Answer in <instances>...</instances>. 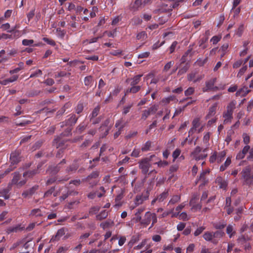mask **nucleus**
<instances>
[{
  "label": "nucleus",
  "mask_w": 253,
  "mask_h": 253,
  "mask_svg": "<svg viewBox=\"0 0 253 253\" xmlns=\"http://www.w3.org/2000/svg\"><path fill=\"white\" fill-rule=\"evenodd\" d=\"M226 232L230 238H231L234 235L235 232L233 230V226L232 225H228L226 228Z\"/></svg>",
  "instance_id": "58836bf2"
},
{
  "label": "nucleus",
  "mask_w": 253,
  "mask_h": 253,
  "mask_svg": "<svg viewBox=\"0 0 253 253\" xmlns=\"http://www.w3.org/2000/svg\"><path fill=\"white\" fill-rule=\"evenodd\" d=\"M159 106L158 105L154 104L150 107L148 110H147L149 114H155L158 110Z\"/></svg>",
  "instance_id": "37998d69"
},
{
  "label": "nucleus",
  "mask_w": 253,
  "mask_h": 253,
  "mask_svg": "<svg viewBox=\"0 0 253 253\" xmlns=\"http://www.w3.org/2000/svg\"><path fill=\"white\" fill-rule=\"evenodd\" d=\"M84 109V105L83 103H79L77 107H76L75 110L76 113L78 114H80L81 112H82L83 110Z\"/></svg>",
  "instance_id": "774afa93"
},
{
  "label": "nucleus",
  "mask_w": 253,
  "mask_h": 253,
  "mask_svg": "<svg viewBox=\"0 0 253 253\" xmlns=\"http://www.w3.org/2000/svg\"><path fill=\"white\" fill-rule=\"evenodd\" d=\"M216 103L213 104L211 107H210L208 113L206 117V119H208L215 115L216 113Z\"/></svg>",
  "instance_id": "aec40b11"
},
{
  "label": "nucleus",
  "mask_w": 253,
  "mask_h": 253,
  "mask_svg": "<svg viewBox=\"0 0 253 253\" xmlns=\"http://www.w3.org/2000/svg\"><path fill=\"white\" fill-rule=\"evenodd\" d=\"M211 133L208 132L205 133L203 137V142L206 144H209V141L210 138Z\"/></svg>",
  "instance_id": "4d7b16f0"
},
{
  "label": "nucleus",
  "mask_w": 253,
  "mask_h": 253,
  "mask_svg": "<svg viewBox=\"0 0 253 253\" xmlns=\"http://www.w3.org/2000/svg\"><path fill=\"white\" fill-rule=\"evenodd\" d=\"M202 151V148L200 146H197L194 150L192 152L191 155L193 158L195 156H197L198 154L201 153Z\"/></svg>",
  "instance_id": "6e6d98bb"
},
{
  "label": "nucleus",
  "mask_w": 253,
  "mask_h": 253,
  "mask_svg": "<svg viewBox=\"0 0 253 253\" xmlns=\"http://www.w3.org/2000/svg\"><path fill=\"white\" fill-rule=\"evenodd\" d=\"M143 4L141 0H136L131 6V8L134 10L137 9L141 5Z\"/></svg>",
  "instance_id": "de8ad7c7"
},
{
  "label": "nucleus",
  "mask_w": 253,
  "mask_h": 253,
  "mask_svg": "<svg viewBox=\"0 0 253 253\" xmlns=\"http://www.w3.org/2000/svg\"><path fill=\"white\" fill-rule=\"evenodd\" d=\"M93 77L91 76H88L85 77L84 79V85L87 87H90L93 85Z\"/></svg>",
  "instance_id": "b1692460"
},
{
  "label": "nucleus",
  "mask_w": 253,
  "mask_h": 253,
  "mask_svg": "<svg viewBox=\"0 0 253 253\" xmlns=\"http://www.w3.org/2000/svg\"><path fill=\"white\" fill-rule=\"evenodd\" d=\"M180 200V195H174L172 197L170 200L169 202V205H174L176 203H178Z\"/></svg>",
  "instance_id": "2f4dec72"
},
{
  "label": "nucleus",
  "mask_w": 253,
  "mask_h": 253,
  "mask_svg": "<svg viewBox=\"0 0 253 253\" xmlns=\"http://www.w3.org/2000/svg\"><path fill=\"white\" fill-rule=\"evenodd\" d=\"M13 174V177L11 181L12 184H16L19 186H22L26 183V179L20 180V175L18 172H15Z\"/></svg>",
  "instance_id": "1a4fd4ad"
},
{
  "label": "nucleus",
  "mask_w": 253,
  "mask_h": 253,
  "mask_svg": "<svg viewBox=\"0 0 253 253\" xmlns=\"http://www.w3.org/2000/svg\"><path fill=\"white\" fill-rule=\"evenodd\" d=\"M154 164H157L159 167H165L168 165L169 163L167 161H161L159 160L156 163H154Z\"/></svg>",
  "instance_id": "e2e57ef3"
},
{
  "label": "nucleus",
  "mask_w": 253,
  "mask_h": 253,
  "mask_svg": "<svg viewBox=\"0 0 253 253\" xmlns=\"http://www.w3.org/2000/svg\"><path fill=\"white\" fill-rule=\"evenodd\" d=\"M55 191V187H51L49 190L46 191L44 194L43 197L47 198L50 197Z\"/></svg>",
  "instance_id": "09e8293b"
},
{
  "label": "nucleus",
  "mask_w": 253,
  "mask_h": 253,
  "mask_svg": "<svg viewBox=\"0 0 253 253\" xmlns=\"http://www.w3.org/2000/svg\"><path fill=\"white\" fill-rule=\"evenodd\" d=\"M123 198V196L122 194L118 195L115 199L116 204L114 205V207L116 209H118L119 207L122 206V203L121 202V200Z\"/></svg>",
  "instance_id": "473e14b6"
},
{
  "label": "nucleus",
  "mask_w": 253,
  "mask_h": 253,
  "mask_svg": "<svg viewBox=\"0 0 253 253\" xmlns=\"http://www.w3.org/2000/svg\"><path fill=\"white\" fill-rule=\"evenodd\" d=\"M23 227H21L20 225H17L14 226H10L6 228V232L7 234H9L11 233H16L19 231L22 230Z\"/></svg>",
  "instance_id": "6ab92c4d"
},
{
  "label": "nucleus",
  "mask_w": 253,
  "mask_h": 253,
  "mask_svg": "<svg viewBox=\"0 0 253 253\" xmlns=\"http://www.w3.org/2000/svg\"><path fill=\"white\" fill-rule=\"evenodd\" d=\"M178 219L184 221H187L189 220V218L188 217V215L186 212H182V213L179 214Z\"/></svg>",
  "instance_id": "338daca9"
},
{
  "label": "nucleus",
  "mask_w": 253,
  "mask_h": 253,
  "mask_svg": "<svg viewBox=\"0 0 253 253\" xmlns=\"http://www.w3.org/2000/svg\"><path fill=\"white\" fill-rule=\"evenodd\" d=\"M226 153L225 151L220 152L218 155L217 154V163H220L224 159L226 156Z\"/></svg>",
  "instance_id": "f704fd0d"
},
{
  "label": "nucleus",
  "mask_w": 253,
  "mask_h": 253,
  "mask_svg": "<svg viewBox=\"0 0 253 253\" xmlns=\"http://www.w3.org/2000/svg\"><path fill=\"white\" fill-rule=\"evenodd\" d=\"M248 69V66L247 65H245L243 66L242 68H241L237 74V77L238 78H241L242 76L245 73V72L247 71Z\"/></svg>",
  "instance_id": "49530a36"
},
{
  "label": "nucleus",
  "mask_w": 253,
  "mask_h": 253,
  "mask_svg": "<svg viewBox=\"0 0 253 253\" xmlns=\"http://www.w3.org/2000/svg\"><path fill=\"white\" fill-rule=\"evenodd\" d=\"M189 68V66L187 64L184 67L179 70L178 75H181L185 73Z\"/></svg>",
  "instance_id": "13d9d810"
},
{
  "label": "nucleus",
  "mask_w": 253,
  "mask_h": 253,
  "mask_svg": "<svg viewBox=\"0 0 253 253\" xmlns=\"http://www.w3.org/2000/svg\"><path fill=\"white\" fill-rule=\"evenodd\" d=\"M100 190H101V192H90L87 195V197L89 199H94L96 196L100 198L104 194L105 191L104 190V188L102 186H101L100 188Z\"/></svg>",
  "instance_id": "2eb2a0df"
},
{
  "label": "nucleus",
  "mask_w": 253,
  "mask_h": 253,
  "mask_svg": "<svg viewBox=\"0 0 253 253\" xmlns=\"http://www.w3.org/2000/svg\"><path fill=\"white\" fill-rule=\"evenodd\" d=\"M152 142L150 141H147L141 147V150L143 152H146L150 150L151 147Z\"/></svg>",
  "instance_id": "72a5a7b5"
},
{
  "label": "nucleus",
  "mask_w": 253,
  "mask_h": 253,
  "mask_svg": "<svg viewBox=\"0 0 253 253\" xmlns=\"http://www.w3.org/2000/svg\"><path fill=\"white\" fill-rule=\"evenodd\" d=\"M142 76V75H137L135 76L133 78L131 79L130 80V85H136V84H137L140 81L141 77Z\"/></svg>",
  "instance_id": "393cba45"
},
{
  "label": "nucleus",
  "mask_w": 253,
  "mask_h": 253,
  "mask_svg": "<svg viewBox=\"0 0 253 253\" xmlns=\"http://www.w3.org/2000/svg\"><path fill=\"white\" fill-rule=\"evenodd\" d=\"M41 167V165H39L37 167V169H34L33 170H30L25 171L23 173V177L25 178V179L27 180L28 178L33 177L35 175L38 173V169L39 168Z\"/></svg>",
  "instance_id": "ddd939ff"
},
{
  "label": "nucleus",
  "mask_w": 253,
  "mask_h": 253,
  "mask_svg": "<svg viewBox=\"0 0 253 253\" xmlns=\"http://www.w3.org/2000/svg\"><path fill=\"white\" fill-rule=\"evenodd\" d=\"M99 37H94L90 39H87L83 42V43L84 45L95 42L97 41Z\"/></svg>",
  "instance_id": "c03bdc74"
},
{
  "label": "nucleus",
  "mask_w": 253,
  "mask_h": 253,
  "mask_svg": "<svg viewBox=\"0 0 253 253\" xmlns=\"http://www.w3.org/2000/svg\"><path fill=\"white\" fill-rule=\"evenodd\" d=\"M241 174L244 184L250 186L253 184V172L251 166L244 168L241 171Z\"/></svg>",
  "instance_id": "f257e3e1"
},
{
  "label": "nucleus",
  "mask_w": 253,
  "mask_h": 253,
  "mask_svg": "<svg viewBox=\"0 0 253 253\" xmlns=\"http://www.w3.org/2000/svg\"><path fill=\"white\" fill-rule=\"evenodd\" d=\"M206 229V227L204 226L198 227L196 230L194 232V235L195 236H198L201 234L203 231Z\"/></svg>",
  "instance_id": "603ef678"
},
{
  "label": "nucleus",
  "mask_w": 253,
  "mask_h": 253,
  "mask_svg": "<svg viewBox=\"0 0 253 253\" xmlns=\"http://www.w3.org/2000/svg\"><path fill=\"white\" fill-rule=\"evenodd\" d=\"M204 239L207 241H211L213 238V232H206L203 235Z\"/></svg>",
  "instance_id": "7c9ffc66"
},
{
  "label": "nucleus",
  "mask_w": 253,
  "mask_h": 253,
  "mask_svg": "<svg viewBox=\"0 0 253 253\" xmlns=\"http://www.w3.org/2000/svg\"><path fill=\"white\" fill-rule=\"evenodd\" d=\"M92 140L91 139H86L85 141L81 145L80 147L84 149L89 146L91 143Z\"/></svg>",
  "instance_id": "052dcab7"
},
{
  "label": "nucleus",
  "mask_w": 253,
  "mask_h": 253,
  "mask_svg": "<svg viewBox=\"0 0 253 253\" xmlns=\"http://www.w3.org/2000/svg\"><path fill=\"white\" fill-rule=\"evenodd\" d=\"M250 149L249 145H246L243 149V150L240 151L236 155V159L241 160L245 158L246 155Z\"/></svg>",
  "instance_id": "4468645a"
},
{
  "label": "nucleus",
  "mask_w": 253,
  "mask_h": 253,
  "mask_svg": "<svg viewBox=\"0 0 253 253\" xmlns=\"http://www.w3.org/2000/svg\"><path fill=\"white\" fill-rule=\"evenodd\" d=\"M208 148H205L203 150L202 153H199L197 156H195L193 158L196 161H199L203 160L207 157V154L206 152L207 151Z\"/></svg>",
  "instance_id": "4be33fe9"
},
{
  "label": "nucleus",
  "mask_w": 253,
  "mask_h": 253,
  "mask_svg": "<svg viewBox=\"0 0 253 253\" xmlns=\"http://www.w3.org/2000/svg\"><path fill=\"white\" fill-rule=\"evenodd\" d=\"M169 195L168 191H165L162 193L160 194L157 197V199L159 202H163L165 199L167 198Z\"/></svg>",
  "instance_id": "c756f323"
},
{
  "label": "nucleus",
  "mask_w": 253,
  "mask_h": 253,
  "mask_svg": "<svg viewBox=\"0 0 253 253\" xmlns=\"http://www.w3.org/2000/svg\"><path fill=\"white\" fill-rule=\"evenodd\" d=\"M231 159L230 157H228L226 159L224 163L220 166V170L221 171H223L224 170H225L227 168V167H228L229 166V165L231 164Z\"/></svg>",
  "instance_id": "bb28decb"
},
{
  "label": "nucleus",
  "mask_w": 253,
  "mask_h": 253,
  "mask_svg": "<svg viewBox=\"0 0 253 253\" xmlns=\"http://www.w3.org/2000/svg\"><path fill=\"white\" fill-rule=\"evenodd\" d=\"M236 101L233 100L231 101L227 106L226 110L223 113V117L224 118V124H229L231 122L233 118V113L235 109Z\"/></svg>",
  "instance_id": "f03ea898"
},
{
  "label": "nucleus",
  "mask_w": 253,
  "mask_h": 253,
  "mask_svg": "<svg viewBox=\"0 0 253 253\" xmlns=\"http://www.w3.org/2000/svg\"><path fill=\"white\" fill-rule=\"evenodd\" d=\"M42 40L46 42L48 44H49V45H51L52 46H55L56 45V42H55L51 39H49V38H46V37H44L42 39Z\"/></svg>",
  "instance_id": "8fccbe9b"
},
{
  "label": "nucleus",
  "mask_w": 253,
  "mask_h": 253,
  "mask_svg": "<svg viewBox=\"0 0 253 253\" xmlns=\"http://www.w3.org/2000/svg\"><path fill=\"white\" fill-rule=\"evenodd\" d=\"M68 118L64 121L60 123L61 127L64 126H72L74 125L77 122L79 117L77 116L75 114H70L68 116Z\"/></svg>",
  "instance_id": "423d86ee"
},
{
  "label": "nucleus",
  "mask_w": 253,
  "mask_h": 253,
  "mask_svg": "<svg viewBox=\"0 0 253 253\" xmlns=\"http://www.w3.org/2000/svg\"><path fill=\"white\" fill-rule=\"evenodd\" d=\"M130 88H127L125 93V95H126L129 93H135L139 91L141 88V86L139 85H131Z\"/></svg>",
  "instance_id": "412c9836"
},
{
  "label": "nucleus",
  "mask_w": 253,
  "mask_h": 253,
  "mask_svg": "<svg viewBox=\"0 0 253 253\" xmlns=\"http://www.w3.org/2000/svg\"><path fill=\"white\" fill-rule=\"evenodd\" d=\"M200 117L195 118L192 122V127L188 131V137L192 135L196 131V129L202 125Z\"/></svg>",
  "instance_id": "6e6552de"
},
{
  "label": "nucleus",
  "mask_w": 253,
  "mask_h": 253,
  "mask_svg": "<svg viewBox=\"0 0 253 253\" xmlns=\"http://www.w3.org/2000/svg\"><path fill=\"white\" fill-rule=\"evenodd\" d=\"M209 171H203L200 174L199 180L201 181L202 183L201 185H205L208 181V180L206 179L205 175L207 173H209Z\"/></svg>",
  "instance_id": "c85d7f7f"
},
{
  "label": "nucleus",
  "mask_w": 253,
  "mask_h": 253,
  "mask_svg": "<svg viewBox=\"0 0 253 253\" xmlns=\"http://www.w3.org/2000/svg\"><path fill=\"white\" fill-rule=\"evenodd\" d=\"M202 151V148L200 146H197L194 150L192 152L191 155L193 158L195 156H197L198 154L201 153Z\"/></svg>",
  "instance_id": "5fc2aeb1"
},
{
  "label": "nucleus",
  "mask_w": 253,
  "mask_h": 253,
  "mask_svg": "<svg viewBox=\"0 0 253 253\" xmlns=\"http://www.w3.org/2000/svg\"><path fill=\"white\" fill-rule=\"evenodd\" d=\"M208 40L207 38H201L198 42L199 46L202 49H204L207 47V45L205 44V43L207 42Z\"/></svg>",
  "instance_id": "4c0bfd02"
},
{
  "label": "nucleus",
  "mask_w": 253,
  "mask_h": 253,
  "mask_svg": "<svg viewBox=\"0 0 253 253\" xmlns=\"http://www.w3.org/2000/svg\"><path fill=\"white\" fill-rule=\"evenodd\" d=\"M215 182L219 186V188L221 189H225L227 186V181L223 179L221 176L216 177Z\"/></svg>",
  "instance_id": "f3484780"
},
{
  "label": "nucleus",
  "mask_w": 253,
  "mask_h": 253,
  "mask_svg": "<svg viewBox=\"0 0 253 253\" xmlns=\"http://www.w3.org/2000/svg\"><path fill=\"white\" fill-rule=\"evenodd\" d=\"M153 157H155V155H151L150 158H145L142 159L139 162V168L141 169L143 174L145 175V177H147V173L149 171L151 164L150 161Z\"/></svg>",
  "instance_id": "39448f33"
},
{
  "label": "nucleus",
  "mask_w": 253,
  "mask_h": 253,
  "mask_svg": "<svg viewBox=\"0 0 253 253\" xmlns=\"http://www.w3.org/2000/svg\"><path fill=\"white\" fill-rule=\"evenodd\" d=\"M216 81V78H214L210 79L206 82V86L203 88V92H207L210 90L217 89V87L214 86V84Z\"/></svg>",
  "instance_id": "9d476101"
},
{
  "label": "nucleus",
  "mask_w": 253,
  "mask_h": 253,
  "mask_svg": "<svg viewBox=\"0 0 253 253\" xmlns=\"http://www.w3.org/2000/svg\"><path fill=\"white\" fill-rule=\"evenodd\" d=\"M132 106H133V104H130L126 106H125L123 108V112H122L123 114L126 115L127 113H128L129 112V111Z\"/></svg>",
  "instance_id": "680f3d73"
},
{
  "label": "nucleus",
  "mask_w": 253,
  "mask_h": 253,
  "mask_svg": "<svg viewBox=\"0 0 253 253\" xmlns=\"http://www.w3.org/2000/svg\"><path fill=\"white\" fill-rule=\"evenodd\" d=\"M152 221V224L149 228H152L157 222V216L155 213L147 211L145 212L144 218L141 221V225L147 227Z\"/></svg>",
  "instance_id": "7ed1b4c3"
},
{
  "label": "nucleus",
  "mask_w": 253,
  "mask_h": 253,
  "mask_svg": "<svg viewBox=\"0 0 253 253\" xmlns=\"http://www.w3.org/2000/svg\"><path fill=\"white\" fill-rule=\"evenodd\" d=\"M195 89L193 87H189L184 92L185 96H189L194 93Z\"/></svg>",
  "instance_id": "0e129e2a"
},
{
  "label": "nucleus",
  "mask_w": 253,
  "mask_h": 253,
  "mask_svg": "<svg viewBox=\"0 0 253 253\" xmlns=\"http://www.w3.org/2000/svg\"><path fill=\"white\" fill-rule=\"evenodd\" d=\"M100 109L99 105H97L94 108L91 113L89 115V118L90 120H92L94 118H95L98 115Z\"/></svg>",
  "instance_id": "5701e85b"
},
{
  "label": "nucleus",
  "mask_w": 253,
  "mask_h": 253,
  "mask_svg": "<svg viewBox=\"0 0 253 253\" xmlns=\"http://www.w3.org/2000/svg\"><path fill=\"white\" fill-rule=\"evenodd\" d=\"M209 161L211 163H213L215 161L217 162V153L216 152H214L211 154L209 158Z\"/></svg>",
  "instance_id": "864d4df0"
},
{
  "label": "nucleus",
  "mask_w": 253,
  "mask_h": 253,
  "mask_svg": "<svg viewBox=\"0 0 253 253\" xmlns=\"http://www.w3.org/2000/svg\"><path fill=\"white\" fill-rule=\"evenodd\" d=\"M250 92L251 90L249 89L248 87L244 86L237 91L236 95L237 96L245 97Z\"/></svg>",
  "instance_id": "dca6fc26"
},
{
  "label": "nucleus",
  "mask_w": 253,
  "mask_h": 253,
  "mask_svg": "<svg viewBox=\"0 0 253 253\" xmlns=\"http://www.w3.org/2000/svg\"><path fill=\"white\" fill-rule=\"evenodd\" d=\"M178 100L176 98L175 96L174 95H171L168 97L163 98L161 102L165 104H167L170 103V101H174L177 102Z\"/></svg>",
  "instance_id": "a878e982"
},
{
  "label": "nucleus",
  "mask_w": 253,
  "mask_h": 253,
  "mask_svg": "<svg viewBox=\"0 0 253 253\" xmlns=\"http://www.w3.org/2000/svg\"><path fill=\"white\" fill-rule=\"evenodd\" d=\"M148 197L149 193L148 191H146L145 193H142L141 195H137L135 197L134 201V206L131 207V208L134 209V208L142 204L145 201L147 200L148 199Z\"/></svg>",
  "instance_id": "0eeeda50"
},
{
  "label": "nucleus",
  "mask_w": 253,
  "mask_h": 253,
  "mask_svg": "<svg viewBox=\"0 0 253 253\" xmlns=\"http://www.w3.org/2000/svg\"><path fill=\"white\" fill-rule=\"evenodd\" d=\"M226 224L223 222H215L213 224V227L217 229H221L225 227Z\"/></svg>",
  "instance_id": "a19ab883"
},
{
  "label": "nucleus",
  "mask_w": 253,
  "mask_h": 253,
  "mask_svg": "<svg viewBox=\"0 0 253 253\" xmlns=\"http://www.w3.org/2000/svg\"><path fill=\"white\" fill-rule=\"evenodd\" d=\"M78 168V165L77 164H73L67 168L66 171L67 172H75Z\"/></svg>",
  "instance_id": "e433bc0d"
},
{
  "label": "nucleus",
  "mask_w": 253,
  "mask_h": 253,
  "mask_svg": "<svg viewBox=\"0 0 253 253\" xmlns=\"http://www.w3.org/2000/svg\"><path fill=\"white\" fill-rule=\"evenodd\" d=\"M111 226V221L110 220H107L105 222H103L100 224V226L103 229H106L109 228Z\"/></svg>",
  "instance_id": "bf43d9fd"
},
{
  "label": "nucleus",
  "mask_w": 253,
  "mask_h": 253,
  "mask_svg": "<svg viewBox=\"0 0 253 253\" xmlns=\"http://www.w3.org/2000/svg\"><path fill=\"white\" fill-rule=\"evenodd\" d=\"M99 173L97 171H93L86 178V181L89 182L92 185H96L98 182L97 178Z\"/></svg>",
  "instance_id": "9b49d317"
},
{
  "label": "nucleus",
  "mask_w": 253,
  "mask_h": 253,
  "mask_svg": "<svg viewBox=\"0 0 253 253\" xmlns=\"http://www.w3.org/2000/svg\"><path fill=\"white\" fill-rule=\"evenodd\" d=\"M147 37V34L146 33L143 31V32H140L139 33H138L136 36V38L137 40H145Z\"/></svg>",
  "instance_id": "3c124183"
},
{
  "label": "nucleus",
  "mask_w": 253,
  "mask_h": 253,
  "mask_svg": "<svg viewBox=\"0 0 253 253\" xmlns=\"http://www.w3.org/2000/svg\"><path fill=\"white\" fill-rule=\"evenodd\" d=\"M86 127V126L84 123H82L78 126L75 132L78 134H81L85 129Z\"/></svg>",
  "instance_id": "cd10ccee"
},
{
  "label": "nucleus",
  "mask_w": 253,
  "mask_h": 253,
  "mask_svg": "<svg viewBox=\"0 0 253 253\" xmlns=\"http://www.w3.org/2000/svg\"><path fill=\"white\" fill-rule=\"evenodd\" d=\"M208 57H206L205 59H203L201 58H199L197 60L195 64L199 66H203L206 63H207L208 61Z\"/></svg>",
  "instance_id": "ea45409f"
},
{
  "label": "nucleus",
  "mask_w": 253,
  "mask_h": 253,
  "mask_svg": "<svg viewBox=\"0 0 253 253\" xmlns=\"http://www.w3.org/2000/svg\"><path fill=\"white\" fill-rule=\"evenodd\" d=\"M38 185H34L29 189L24 191L23 193H22V196L25 198L28 197V196H31L35 192L36 190L38 189Z\"/></svg>",
  "instance_id": "a211bd4d"
},
{
  "label": "nucleus",
  "mask_w": 253,
  "mask_h": 253,
  "mask_svg": "<svg viewBox=\"0 0 253 253\" xmlns=\"http://www.w3.org/2000/svg\"><path fill=\"white\" fill-rule=\"evenodd\" d=\"M20 155V153L19 151H15L11 153L10 157L11 165L9 168L5 170L6 173H8L16 168V165L21 161Z\"/></svg>",
  "instance_id": "20e7f679"
},
{
  "label": "nucleus",
  "mask_w": 253,
  "mask_h": 253,
  "mask_svg": "<svg viewBox=\"0 0 253 253\" xmlns=\"http://www.w3.org/2000/svg\"><path fill=\"white\" fill-rule=\"evenodd\" d=\"M61 169V167L60 164H58L56 166L51 167L50 168V169L53 174L57 173Z\"/></svg>",
  "instance_id": "a18cd8bd"
},
{
  "label": "nucleus",
  "mask_w": 253,
  "mask_h": 253,
  "mask_svg": "<svg viewBox=\"0 0 253 253\" xmlns=\"http://www.w3.org/2000/svg\"><path fill=\"white\" fill-rule=\"evenodd\" d=\"M68 231L67 228L63 227L58 230L56 234L53 236L51 239V241L54 242L55 241H58L60 239L65 235V233Z\"/></svg>",
  "instance_id": "f8f14e48"
},
{
  "label": "nucleus",
  "mask_w": 253,
  "mask_h": 253,
  "mask_svg": "<svg viewBox=\"0 0 253 253\" xmlns=\"http://www.w3.org/2000/svg\"><path fill=\"white\" fill-rule=\"evenodd\" d=\"M108 216V212L104 210L98 215H96V218L98 220H102Z\"/></svg>",
  "instance_id": "c9c22d12"
},
{
  "label": "nucleus",
  "mask_w": 253,
  "mask_h": 253,
  "mask_svg": "<svg viewBox=\"0 0 253 253\" xmlns=\"http://www.w3.org/2000/svg\"><path fill=\"white\" fill-rule=\"evenodd\" d=\"M31 215L36 216H42V215L41 211L40 209H33L31 212Z\"/></svg>",
  "instance_id": "79ce46f5"
},
{
  "label": "nucleus",
  "mask_w": 253,
  "mask_h": 253,
  "mask_svg": "<svg viewBox=\"0 0 253 253\" xmlns=\"http://www.w3.org/2000/svg\"><path fill=\"white\" fill-rule=\"evenodd\" d=\"M115 126L118 128V129H121L124 127V124L122 120H119L117 121L115 124Z\"/></svg>",
  "instance_id": "69168bd1"
}]
</instances>
